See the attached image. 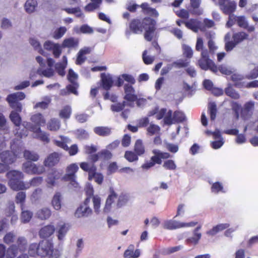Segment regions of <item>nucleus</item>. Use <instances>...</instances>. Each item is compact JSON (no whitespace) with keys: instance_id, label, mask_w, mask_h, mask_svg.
Here are the masks:
<instances>
[{"instance_id":"obj_1","label":"nucleus","mask_w":258,"mask_h":258,"mask_svg":"<svg viewBox=\"0 0 258 258\" xmlns=\"http://www.w3.org/2000/svg\"><path fill=\"white\" fill-rule=\"evenodd\" d=\"M28 253L32 256L38 255L49 258H59L61 254L59 250L54 248L53 242L48 240H41L38 244L31 243L28 248Z\"/></svg>"},{"instance_id":"obj_2","label":"nucleus","mask_w":258,"mask_h":258,"mask_svg":"<svg viewBox=\"0 0 258 258\" xmlns=\"http://www.w3.org/2000/svg\"><path fill=\"white\" fill-rule=\"evenodd\" d=\"M156 22L155 20L150 18H146L142 21L138 19L133 20L130 24V29L135 34H141L143 30L145 32L144 34L145 39L150 41L154 36Z\"/></svg>"},{"instance_id":"obj_3","label":"nucleus","mask_w":258,"mask_h":258,"mask_svg":"<svg viewBox=\"0 0 258 258\" xmlns=\"http://www.w3.org/2000/svg\"><path fill=\"white\" fill-rule=\"evenodd\" d=\"M22 146L20 139H14L11 143V151L6 150L0 154L1 161L9 165L15 162L22 152Z\"/></svg>"},{"instance_id":"obj_4","label":"nucleus","mask_w":258,"mask_h":258,"mask_svg":"<svg viewBox=\"0 0 258 258\" xmlns=\"http://www.w3.org/2000/svg\"><path fill=\"white\" fill-rule=\"evenodd\" d=\"M23 126L24 127L25 129L23 130L22 132H19V129H16L17 132L15 133V135L19 137L20 139L24 137H26L28 135L27 130H29L35 134L34 138L39 139L44 142L48 143L49 142L48 135L41 131L40 127H36L31 123L28 122H24L23 123Z\"/></svg>"},{"instance_id":"obj_5","label":"nucleus","mask_w":258,"mask_h":258,"mask_svg":"<svg viewBox=\"0 0 258 258\" xmlns=\"http://www.w3.org/2000/svg\"><path fill=\"white\" fill-rule=\"evenodd\" d=\"M6 176L9 180L8 185L14 190L25 189L26 182L22 180L24 178L23 173L18 170H11L7 172Z\"/></svg>"},{"instance_id":"obj_6","label":"nucleus","mask_w":258,"mask_h":258,"mask_svg":"<svg viewBox=\"0 0 258 258\" xmlns=\"http://www.w3.org/2000/svg\"><path fill=\"white\" fill-rule=\"evenodd\" d=\"M25 97V94L24 93L17 92L9 95L7 98V101L12 108L17 111L21 112L22 105L19 101L24 99Z\"/></svg>"},{"instance_id":"obj_7","label":"nucleus","mask_w":258,"mask_h":258,"mask_svg":"<svg viewBox=\"0 0 258 258\" xmlns=\"http://www.w3.org/2000/svg\"><path fill=\"white\" fill-rule=\"evenodd\" d=\"M90 198H86L84 202L80 205L76 209L74 215L77 218H87L93 213V210L90 207Z\"/></svg>"},{"instance_id":"obj_8","label":"nucleus","mask_w":258,"mask_h":258,"mask_svg":"<svg viewBox=\"0 0 258 258\" xmlns=\"http://www.w3.org/2000/svg\"><path fill=\"white\" fill-rule=\"evenodd\" d=\"M54 143L58 147L68 151L70 155H75L78 153V148L77 145H73L70 148L68 147L67 144L71 143V140L66 137L59 136V139L54 140Z\"/></svg>"},{"instance_id":"obj_9","label":"nucleus","mask_w":258,"mask_h":258,"mask_svg":"<svg viewBox=\"0 0 258 258\" xmlns=\"http://www.w3.org/2000/svg\"><path fill=\"white\" fill-rule=\"evenodd\" d=\"M86 194L87 196V198H89L90 199L92 197V202L93 204V209L94 212L98 215L100 212L101 207V198L98 195L94 196V189L93 186L90 183H87L85 187Z\"/></svg>"},{"instance_id":"obj_10","label":"nucleus","mask_w":258,"mask_h":258,"mask_svg":"<svg viewBox=\"0 0 258 258\" xmlns=\"http://www.w3.org/2000/svg\"><path fill=\"white\" fill-rule=\"evenodd\" d=\"M216 5L219 6L220 10L225 14L233 15L232 13L235 11L236 4L230 0H213Z\"/></svg>"},{"instance_id":"obj_11","label":"nucleus","mask_w":258,"mask_h":258,"mask_svg":"<svg viewBox=\"0 0 258 258\" xmlns=\"http://www.w3.org/2000/svg\"><path fill=\"white\" fill-rule=\"evenodd\" d=\"M79 170V167L77 163H73L69 165L66 169L67 173L64 176V179L71 181L70 186L75 188L79 186L78 183L76 181V176L75 173Z\"/></svg>"},{"instance_id":"obj_12","label":"nucleus","mask_w":258,"mask_h":258,"mask_svg":"<svg viewBox=\"0 0 258 258\" xmlns=\"http://www.w3.org/2000/svg\"><path fill=\"white\" fill-rule=\"evenodd\" d=\"M248 35L244 32H239L233 34V41H228L225 43V48L227 51L232 50L236 45L248 39Z\"/></svg>"},{"instance_id":"obj_13","label":"nucleus","mask_w":258,"mask_h":258,"mask_svg":"<svg viewBox=\"0 0 258 258\" xmlns=\"http://www.w3.org/2000/svg\"><path fill=\"white\" fill-rule=\"evenodd\" d=\"M37 61L39 63L41 68L37 70V73L40 75H43L46 77H50L53 75L54 71L51 68L53 66L54 62V60L52 58H48L47 60V64L49 68L43 70L42 67L45 65V62L43 61V58L41 56H37L36 58Z\"/></svg>"},{"instance_id":"obj_14","label":"nucleus","mask_w":258,"mask_h":258,"mask_svg":"<svg viewBox=\"0 0 258 258\" xmlns=\"http://www.w3.org/2000/svg\"><path fill=\"white\" fill-rule=\"evenodd\" d=\"M172 111L171 110H169L167 112V114L164 118L165 124L170 125L175 122H181L183 121L185 119V116L182 111H175L173 117H172Z\"/></svg>"},{"instance_id":"obj_15","label":"nucleus","mask_w":258,"mask_h":258,"mask_svg":"<svg viewBox=\"0 0 258 258\" xmlns=\"http://www.w3.org/2000/svg\"><path fill=\"white\" fill-rule=\"evenodd\" d=\"M23 170L29 174H41L45 172V168L43 165H37L29 161L23 163Z\"/></svg>"},{"instance_id":"obj_16","label":"nucleus","mask_w":258,"mask_h":258,"mask_svg":"<svg viewBox=\"0 0 258 258\" xmlns=\"http://www.w3.org/2000/svg\"><path fill=\"white\" fill-rule=\"evenodd\" d=\"M235 23H237L239 27L244 29L247 27L248 22L244 16H236L234 14L230 15L226 26L230 27Z\"/></svg>"},{"instance_id":"obj_17","label":"nucleus","mask_w":258,"mask_h":258,"mask_svg":"<svg viewBox=\"0 0 258 258\" xmlns=\"http://www.w3.org/2000/svg\"><path fill=\"white\" fill-rule=\"evenodd\" d=\"M68 78L71 83V84L67 86L68 90L71 93L76 95H78V92L77 91V89L79 87V84L77 82L78 79V75L75 73L72 69H70L68 75Z\"/></svg>"},{"instance_id":"obj_18","label":"nucleus","mask_w":258,"mask_h":258,"mask_svg":"<svg viewBox=\"0 0 258 258\" xmlns=\"http://www.w3.org/2000/svg\"><path fill=\"white\" fill-rule=\"evenodd\" d=\"M70 228L71 225L69 223H60L57 225L56 233V236L59 241H64L65 237Z\"/></svg>"},{"instance_id":"obj_19","label":"nucleus","mask_w":258,"mask_h":258,"mask_svg":"<svg viewBox=\"0 0 258 258\" xmlns=\"http://www.w3.org/2000/svg\"><path fill=\"white\" fill-rule=\"evenodd\" d=\"M152 153L154 155L151 157L150 160L155 164H161L162 163V159H166L170 157L169 153L162 152L158 149L153 150Z\"/></svg>"},{"instance_id":"obj_20","label":"nucleus","mask_w":258,"mask_h":258,"mask_svg":"<svg viewBox=\"0 0 258 258\" xmlns=\"http://www.w3.org/2000/svg\"><path fill=\"white\" fill-rule=\"evenodd\" d=\"M199 64L202 70H210L214 73L218 72V67L210 58H201L199 61Z\"/></svg>"},{"instance_id":"obj_21","label":"nucleus","mask_w":258,"mask_h":258,"mask_svg":"<svg viewBox=\"0 0 258 258\" xmlns=\"http://www.w3.org/2000/svg\"><path fill=\"white\" fill-rule=\"evenodd\" d=\"M43 46L45 49L52 51L55 57H58L61 53V46L52 41H46L44 43Z\"/></svg>"},{"instance_id":"obj_22","label":"nucleus","mask_w":258,"mask_h":258,"mask_svg":"<svg viewBox=\"0 0 258 258\" xmlns=\"http://www.w3.org/2000/svg\"><path fill=\"white\" fill-rule=\"evenodd\" d=\"M213 137L215 141L211 142V145L214 149L220 148L224 143V139L221 136L219 130H216L213 133Z\"/></svg>"},{"instance_id":"obj_23","label":"nucleus","mask_w":258,"mask_h":258,"mask_svg":"<svg viewBox=\"0 0 258 258\" xmlns=\"http://www.w3.org/2000/svg\"><path fill=\"white\" fill-rule=\"evenodd\" d=\"M59 156L58 153L54 152L49 155L44 161V165L45 167H51L58 163Z\"/></svg>"},{"instance_id":"obj_24","label":"nucleus","mask_w":258,"mask_h":258,"mask_svg":"<svg viewBox=\"0 0 258 258\" xmlns=\"http://www.w3.org/2000/svg\"><path fill=\"white\" fill-rule=\"evenodd\" d=\"M185 25L188 29L191 30L195 32H197L199 30H203L202 27L201 22L198 19H191L188 21H185Z\"/></svg>"},{"instance_id":"obj_25","label":"nucleus","mask_w":258,"mask_h":258,"mask_svg":"<svg viewBox=\"0 0 258 258\" xmlns=\"http://www.w3.org/2000/svg\"><path fill=\"white\" fill-rule=\"evenodd\" d=\"M55 231L54 225L49 224L43 227L39 231V234L41 238H46L50 237Z\"/></svg>"},{"instance_id":"obj_26","label":"nucleus","mask_w":258,"mask_h":258,"mask_svg":"<svg viewBox=\"0 0 258 258\" xmlns=\"http://www.w3.org/2000/svg\"><path fill=\"white\" fill-rule=\"evenodd\" d=\"M80 165L82 169H83L85 171H87L88 172V178L89 180H91L92 174L96 170V168L94 165V163L92 162H84L81 163Z\"/></svg>"},{"instance_id":"obj_27","label":"nucleus","mask_w":258,"mask_h":258,"mask_svg":"<svg viewBox=\"0 0 258 258\" xmlns=\"http://www.w3.org/2000/svg\"><path fill=\"white\" fill-rule=\"evenodd\" d=\"M163 226L168 230L181 228V222L174 219L167 220L164 221Z\"/></svg>"},{"instance_id":"obj_28","label":"nucleus","mask_w":258,"mask_h":258,"mask_svg":"<svg viewBox=\"0 0 258 258\" xmlns=\"http://www.w3.org/2000/svg\"><path fill=\"white\" fill-rule=\"evenodd\" d=\"M102 85L104 89L108 90L112 87L113 84V78L109 74H101Z\"/></svg>"},{"instance_id":"obj_29","label":"nucleus","mask_w":258,"mask_h":258,"mask_svg":"<svg viewBox=\"0 0 258 258\" xmlns=\"http://www.w3.org/2000/svg\"><path fill=\"white\" fill-rule=\"evenodd\" d=\"M91 50V48L88 47H86L81 49L78 53L76 63L77 64H82L86 59L85 55L90 53Z\"/></svg>"},{"instance_id":"obj_30","label":"nucleus","mask_w":258,"mask_h":258,"mask_svg":"<svg viewBox=\"0 0 258 258\" xmlns=\"http://www.w3.org/2000/svg\"><path fill=\"white\" fill-rule=\"evenodd\" d=\"M124 91L125 95L124 98L130 101H134L137 100V96L135 95V90L133 87L130 85L124 86Z\"/></svg>"},{"instance_id":"obj_31","label":"nucleus","mask_w":258,"mask_h":258,"mask_svg":"<svg viewBox=\"0 0 258 258\" xmlns=\"http://www.w3.org/2000/svg\"><path fill=\"white\" fill-rule=\"evenodd\" d=\"M134 245L131 244L128 248L124 251V257L125 258H138L140 255V250L139 249L134 251Z\"/></svg>"},{"instance_id":"obj_32","label":"nucleus","mask_w":258,"mask_h":258,"mask_svg":"<svg viewBox=\"0 0 258 258\" xmlns=\"http://www.w3.org/2000/svg\"><path fill=\"white\" fill-rule=\"evenodd\" d=\"M31 121L35 124L33 125L36 127L45 124L46 120L41 113H36L31 117Z\"/></svg>"},{"instance_id":"obj_33","label":"nucleus","mask_w":258,"mask_h":258,"mask_svg":"<svg viewBox=\"0 0 258 258\" xmlns=\"http://www.w3.org/2000/svg\"><path fill=\"white\" fill-rule=\"evenodd\" d=\"M230 226L229 223H221L213 227L212 229L207 232V234L211 236L216 235L219 232H221Z\"/></svg>"},{"instance_id":"obj_34","label":"nucleus","mask_w":258,"mask_h":258,"mask_svg":"<svg viewBox=\"0 0 258 258\" xmlns=\"http://www.w3.org/2000/svg\"><path fill=\"white\" fill-rule=\"evenodd\" d=\"M12 244L16 246L19 251L23 252L27 247V240L24 237L19 236L17 239L16 243Z\"/></svg>"},{"instance_id":"obj_35","label":"nucleus","mask_w":258,"mask_h":258,"mask_svg":"<svg viewBox=\"0 0 258 258\" xmlns=\"http://www.w3.org/2000/svg\"><path fill=\"white\" fill-rule=\"evenodd\" d=\"M51 214V210L49 208L44 207L38 210L36 215L38 218L41 220H46L50 217Z\"/></svg>"},{"instance_id":"obj_36","label":"nucleus","mask_w":258,"mask_h":258,"mask_svg":"<svg viewBox=\"0 0 258 258\" xmlns=\"http://www.w3.org/2000/svg\"><path fill=\"white\" fill-rule=\"evenodd\" d=\"M79 44V40L77 38L70 37L65 39L62 44V47L74 48L77 47Z\"/></svg>"},{"instance_id":"obj_37","label":"nucleus","mask_w":258,"mask_h":258,"mask_svg":"<svg viewBox=\"0 0 258 258\" xmlns=\"http://www.w3.org/2000/svg\"><path fill=\"white\" fill-rule=\"evenodd\" d=\"M21 221L23 223H28L31 219L33 213L29 210H24V207L21 206Z\"/></svg>"},{"instance_id":"obj_38","label":"nucleus","mask_w":258,"mask_h":258,"mask_svg":"<svg viewBox=\"0 0 258 258\" xmlns=\"http://www.w3.org/2000/svg\"><path fill=\"white\" fill-rule=\"evenodd\" d=\"M67 64V57L66 56H63L62 57V62L60 63H57L55 64V69L59 75L61 76L64 75V69L66 67Z\"/></svg>"},{"instance_id":"obj_39","label":"nucleus","mask_w":258,"mask_h":258,"mask_svg":"<svg viewBox=\"0 0 258 258\" xmlns=\"http://www.w3.org/2000/svg\"><path fill=\"white\" fill-rule=\"evenodd\" d=\"M19 251L15 245L12 244L6 250V258H15L18 254Z\"/></svg>"},{"instance_id":"obj_40","label":"nucleus","mask_w":258,"mask_h":258,"mask_svg":"<svg viewBox=\"0 0 258 258\" xmlns=\"http://www.w3.org/2000/svg\"><path fill=\"white\" fill-rule=\"evenodd\" d=\"M37 6L36 0H27L25 4V9L27 13H32Z\"/></svg>"},{"instance_id":"obj_41","label":"nucleus","mask_w":258,"mask_h":258,"mask_svg":"<svg viewBox=\"0 0 258 258\" xmlns=\"http://www.w3.org/2000/svg\"><path fill=\"white\" fill-rule=\"evenodd\" d=\"M19 112L15 110L12 111L10 115L11 120L17 127H19L21 123V118L19 114Z\"/></svg>"},{"instance_id":"obj_42","label":"nucleus","mask_w":258,"mask_h":258,"mask_svg":"<svg viewBox=\"0 0 258 258\" xmlns=\"http://www.w3.org/2000/svg\"><path fill=\"white\" fill-rule=\"evenodd\" d=\"M43 181L42 177H35L33 178L29 182H26L25 183V189L30 188L31 186H37L40 185Z\"/></svg>"},{"instance_id":"obj_43","label":"nucleus","mask_w":258,"mask_h":258,"mask_svg":"<svg viewBox=\"0 0 258 258\" xmlns=\"http://www.w3.org/2000/svg\"><path fill=\"white\" fill-rule=\"evenodd\" d=\"M94 133L101 136H106L110 134L111 129L105 126H98L94 128Z\"/></svg>"},{"instance_id":"obj_44","label":"nucleus","mask_w":258,"mask_h":258,"mask_svg":"<svg viewBox=\"0 0 258 258\" xmlns=\"http://www.w3.org/2000/svg\"><path fill=\"white\" fill-rule=\"evenodd\" d=\"M24 157L26 160L35 162L38 160L39 156L37 153L34 151L25 150L24 152Z\"/></svg>"},{"instance_id":"obj_45","label":"nucleus","mask_w":258,"mask_h":258,"mask_svg":"<svg viewBox=\"0 0 258 258\" xmlns=\"http://www.w3.org/2000/svg\"><path fill=\"white\" fill-rule=\"evenodd\" d=\"M52 205L56 210H59L61 208V195L59 192H56L52 200Z\"/></svg>"},{"instance_id":"obj_46","label":"nucleus","mask_w":258,"mask_h":258,"mask_svg":"<svg viewBox=\"0 0 258 258\" xmlns=\"http://www.w3.org/2000/svg\"><path fill=\"white\" fill-rule=\"evenodd\" d=\"M61 174L56 171H54L52 174H49L46 179V182L49 186H53L55 184V180L58 179Z\"/></svg>"},{"instance_id":"obj_47","label":"nucleus","mask_w":258,"mask_h":258,"mask_svg":"<svg viewBox=\"0 0 258 258\" xmlns=\"http://www.w3.org/2000/svg\"><path fill=\"white\" fill-rule=\"evenodd\" d=\"M60 126L59 121L55 118L51 119L47 123V128L51 131L58 130Z\"/></svg>"},{"instance_id":"obj_48","label":"nucleus","mask_w":258,"mask_h":258,"mask_svg":"<svg viewBox=\"0 0 258 258\" xmlns=\"http://www.w3.org/2000/svg\"><path fill=\"white\" fill-rule=\"evenodd\" d=\"M92 3H89L85 7V10L87 12H91L98 9L101 3V0H91Z\"/></svg>"},{"instance_id":"obj_49","label":"nucleus","mask_w":258,"mask_h":258,"mask_svg":"<svg viewBox=\"0 0 258 258\" xmlns=\"http://www.w3.org/2000/svg\"><path fill=\"white\" fill-rule=\"evenodd\" d=\"M141 7L142 8L144 12L147 14L151 15L155 17H157L158 16V13L157 11L154 9L149 7V5L147 3L142 4Z\"/></svg>"},{"instance_id":"obj_50","label":"nucleus","mask_w":258,"mask_h":258,"mask_svg":"<svg viewBox=\"0 0 258 258\" xmlns=\"http://www.w3.org/2000/svg\"><path fill=\"white\" fill-rule=\"evenodd\" d=\"M249 68L251 70L247 75V78L249 79L257 78L258 77V66H255L254 64L251 63L249 65Z\"/></svg>"},{"instance_id":"obj_51","label":"nucleus","mask_w":258,"mask_h":258,"mask_svg":"<svg viewBox=\"0 0 258 258\" xmlns=\"http://www.w3.org/2000/svg\"><path fill=\"white\" fill-rule=\"evenodd\" d=\"M190 5L194 9V12L198 15H200L203 13V10L199 9L201 3V0H190Z\"/></svg>"},{"instance_id":"obj_52","label":"nucleus","mask_w":258,"mask_h":258,"mask_svg":"<svg viewBox=\"0 0 258 258\" xmlns=\"http://www.w3.org/2000/svg\"><path fill=\"white\" fill-rule=\"evenodd\" d=\"M201 236V234H194L193 236L188 237L186 239L185 242L187 244L196 245L199 243Z\"/></svg>"},{"instance_id":"obj_53","label":"nucleus","mask_w":258,"mask_h":258,"mask_svg":"<svg viewBox=\"0 0 258 258\" xmlns=\"http://www.w3.org/2000/svg\"><path fill=\"white\" fill-rule=\"evenodd\" d=\"M135 151L138 155H142L145 153V148L141 140H138L135 145Z\"/></svg>"},{"instance_id":"obj_54","label":"nucleus","mask_w":258,"mask_h":258,"mask_svg":"<svg viewBox=\"0 0 258 258\" xmlns=\"http://www.w3.org/2000/svg\"><path fill=\"white\" fill-rule=\"evenodd\" d=\"M208 110L212 120H214L217 114V105L215 102H210L209 104Z\"/></svg>"},{"instance_id":"obj_55","label":"nucleus","mask_w":258,"mask_h":258,"mask_svg":"<svg viewBox=\"0 0 258 258\" xmlns=\"http://www.w3.org/2000/svg\"><path fill=\"white\" fill-rule=\"evenodd\" d=\"M16 237V235L14 232H9L5 235L3 240L7 244H10L15 241Z\"/></svg>"},{"instance_id":"obj_56","label":"nucleus","mask_w":258,"mask_h":258,"mask_svg":"<svg viewBox=\"0 0 258 258\" xmlns=\"http://www.w3.org/2000/svg\"><path fill=\"white\" fill-rule=\"evenodd\" d=\"M29 41L30 43L35 50H38L40 54L45 55L44 52L41 48L39 42L37 39H36L35 38H30Z\"/></svg>"},{"instance_id":"obj_57","label":"nucleus","mask_w":258,"mask_h":258,"mask_svg":"<svg viewBox=\"0 0 258 258\" xmlns=\"http://www.w3.org/2000/svg\"><path fill=\"white\" fill-rule=\"evenodd\" d=\"M211 191L215 194H218L220 192L223 193L226 192L222 184L219 182H216L212 184Z\"/></svg>"},{"instance_id":"obj_58","label":"nucleus","mask_w":258,"mask_h":258,"mask_svg":"<svg viewBox=\"0 0 258 258\" xmlns=\"http://www.w3.org/2000/svg\"><path fill=\"white\" fill-rule=\"evenodd\" d=\"M219 71L222 74L230 75L235 72L234 68L228 67L225 65H221L218 68V71Z\"/></svg>"},{"instance_id":"obj_59","label":"nucleus","mask_w":258,"mask_h":258,"mask_svg":"<svg viewBox=\"0 0 258 258\" xmlns=\"http://www.w3.org/2000/svg\"><path fill=\"white\" fill-rule=\"evenodd\" d=\"M72 112L71 106L67 105L60 111L59 116L61 118H69Z\"/></svg>"},{"instance_id":"obj_60","label":"nucleus","mask_w":258,"mask_h":258,"mask_svg":"<svg viewBox=\"0 0 258 258\" xmlns=\"http://www.w3.org/2000/svg\"><path fill=\"white\" fill-rule=\"evenodd\" d=\"M50 101H51V99H50V97H46L44 98V101L37 103L34 106V108H40L41 109H45L48 107V104H49Z\"/></svg>"},{"instance_id":"obj_61","label":"nucleus","mask_w":258,"mask_h":258,"mask_svg":"<svg viewBox=\"0 0 258 258\" xmlns=\"http://www.w3.org/2000/svg\"><path fill=\"white\" fill-rule=\"evenodd\" d=\"M225 93L227 95L235 99H237L240 97L239 94L231 87L226 88Z\"/></svg>"},{"instance_id":"obj_62","label":"nucleus","mask_w":258,"mask_h":258,"mask_svg":"<svg viewBox=\"0 0 258 258\" xmlns=\"http://www.w3.org/2000/svg\"><path fill=\"white\" fill-rule=\"evenodd\" d=\"M26 199V193L23 191H20L17 193L16 197V202L17 204H20L21 207H24V203Z\"/></svg>"},{"instance_id":"obj_63","label":"nucleus","mask_w":258,"mask_h":258,"mask_svg":"<svg viewBox=\"0 0 258 258\" xmlns=\"http://www.w3.org/2000/svg\"><path fill=\"white\" fill-rule=\"evenodd\" d=\"M163 167L167 170H173L176 168L174 161L172 160H167L164 161Z\"/></svg>"},{"instance_id":"obj_64","label":"nucleus","mask_w":258,"mask_h":258,"mask_svg":"<svg viewBox=\"0 0 258 258\" xmlns=\"http://www.w3.org/2000/svg\"><path fill=\"white\" fill-rule=\"evenodd\" d=\"M66 31L67 29L66 27H60L54 31L53 37L55 39H59L65 34Z\"/></svg>"}]
</instances>
